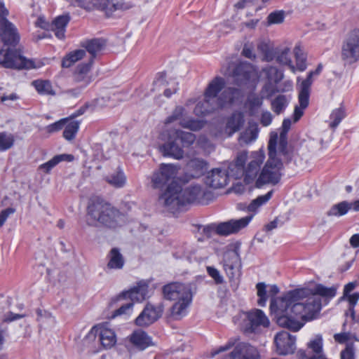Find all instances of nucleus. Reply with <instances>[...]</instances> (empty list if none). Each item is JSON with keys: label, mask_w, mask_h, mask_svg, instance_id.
<instances>
[{"label": "nucleus", "mask_w": 359, "mask_h": 359, "mask_svg": "<svg viewBox=\"0 0 359 359\" xmlns=\"http://www.w3.org/2000/svg\"><path fill=\"white\" fill-rule=\"evenodd\" d=\"M258 136V130L257 128L247 129L243 132L238 139L241 145L249 144L255 141Z\"/></svg>", "instance_id": "nucleus-44"}, {"label": "nucleus", "mask_w": 359, "mask_h": 359, "mask_svg": "<svg viewBox=\"0 0 359 359\" xmlns=\"http://www.w3.org/2000/svg\"><path fill=\"white\" fill-rule=\"evenodd\" d=\"M208 163L204 159L199 158H194L189 161L187 163V171L190 177L192 178H199L203 176L205 173L207 175L208 169ZM208 175L206 176V177Z\"/></svg>", "instance_id": "nucleus-20"}, {"label": "nucleus", "mask_w": 359, "mask_h": 359, "mask_svg": "<svg viewBox=\"0 0 359 359\" xmlns=\"http://www.w3.org/2000/svg\"><path fill=\"white\" fill-rule=\"evenodd\" d=\"M276 90H277L276 85L273 84V83L267 81L262 87V93H266V97L267 99H269L271 97H272L273 95H275L276 93H278V91H276Z\"/></svg>", "instance_id": "nucleus-54"}, {"label": "nucleus", "mask_w": 359, "mask_h": 359, "mask_svg": "<svg viewBox=\"0 0 359 359\" xmlns=\"http://www.w3.org/2000/svg\"><path fill=\"white\" fill-rule=\"evenodd\" d=\"M226 82L224 78L216 76L208 84L204 92V97L217 102L219 93L224 88Z\"/></svg>", "instance_id": "nucleus-23"}, {"label": "nucleus", "mask_w": 359, "mask_h": 359, "mask_svg": "<svg viewBox=\"0 0 359 359\" xmlns=\"http://www.w3.org/2000/svg\"><path fill=\"white\" fill-rule=\"evenodd\" d=\"M341 59L345 64L348 65L359 60V29L350 31L343 39Z\"/></svg>", "instance_id": "nucleus-8"}, {"label": "nucleus", "mask_w": 359, "mask_h": 359, "mask_svg": "<svg viewBox=\"0 0 359 359\" xmlns=\"http://www.w3.org/2000/svg\"><path fill=\"white\" fill-rule=\"evenodd\" d=\"M184 111V109L182 107H177L172 111V114L166 118L165 123L168 124L175 121L180 120L183 115Z\"/></svg>", "instance_id": "nucleus-53"}, {"label": "nucleus", "mask_w": 359, "mask_h": 359, "mask_svg": "<svg viewBox=\"0 0 359 359\" xmlns=\"http://www.w3.org/2000/svg\"><path fill=\"white\" fill-rule=\"evenodd\" d=\"M93 0H70V2L75 1L78 6L83 8L86 10H92V2Z\"/></svg>", "instance_id": "nucleus-58"}, {"label": "nucleus", "mask_w": 359, "mask_h": 359, "mask_svg": "<svg viewBox=\"0 0 359 359\" xmlns=\"http://www.w3.org/2000/svg\"><path fill=\"white\" fill-rule=\"evenodd\" d=\"M15 210L10 208L2 210L1 212L0 213V226H2L5 223L8 217L11 214H13Z\"/></svg>", "instance_id": "nucleus-62"}, {"label": "nucleus", "mask_w": 359, "mask_h": 359, "mask_svg": "<svg viewBox=\"0 0 359 359\" xmlns=\"http://www.w3.org/2000/svg\"><path fill=\"white\" fill-rule=\"evenodd\" d=\"M248 158V153L243 151L239 154L235 162L230 163L226 169L216 168L212 169L208 174V180H213L215 177H226V180H241L244 173L245 165Z\"/></svg>", "instance_id": "nucleus-7"}, {"label": "nucleus", "mask_w": 359, "mask_h": 359, "mask_svg": "<svg viewBox=\"0 0 359 359\" xmlns=\"http://www.w3.org/2000/svg\"><path fill=\"white\" fill-rule=\"evenodd\" d=\"M242 55L245 57L251 60H254L256 57L255 54L253 53L252 48L248 45L244 46L242 50Z\"/></svg>", "instance_id": "nucleus-63"}, {"label": "nucleus", "mask_w": 359, "mask_h": 359, "mask_svg": "<svg viewBox=\"0 0 359 359\" xmlns=\"http://www.w3.org/2000/svg\"><path fill=\"white\" fill-rule=\"evenodd\" d=\"M265 158L264 151H260L253 154V159L248 163L247 168L244 169L243 180H257L260 168Z\"/></svg>", "instance_id": "nucleus-21"}, {"label": "nucleus", "mask_w": 359, "mask_h": 359, "mask_svg": "<svg viewBox=\"0 0 359 359\" xmlns=\"http://www.w3.org/2000/svg\"><path fill=\"white\" fill-rule=\"evenodd\" d=\"M313 73L309 72L306 78L300 84L298 100L302 108H306L309 103L310 88L313 83Z\"/></svg>", "instance_id": "nucleus-28"}, {"label": "nucleus", "mask_w": 359, "mask_h": 359, "mask_svg": "<svg viewBox=\"0 0 359 359\" xmlns=\"http://www.w3.org/2000/svg\"><path fill=\"white\" fill-rule=\"evenodd\" d=\"M108 262L107 268L108 269L119 270L123 269L125 264V259L120 250L116 248H113L107 255Z\"/></svg>", "instance_id": "nucleus-32"}, {"label": "nucleus", "mask_w": 359, "mask_h": 359, "mask_svg": "<svg viewBox=\"0 0 359 359\" xmlns=\"http://www.w3.org/2000/svg\"><path fill=\"white\" fill-rule=\"evenodd\" d=\"M262 72L268 82L275 85H278L284 78L283 72L275 66L268 65L262 69Z\"/></svg>", "instance_id": "nucleus-36"}, {"label": "nucleus", "mask_w": 359, "mask_h": 359, "mask_svg": "<svg viewBox=\"0 0 359 359\" xmlns=\"http://www.w3.org/2000/svg\"><path fill=\"white\" fill-rule=\"evenodd\" d=\"M93 9H98L104 11L107 16L117 10H125L128 7L123 4V0H93Z\"/></svg>", "instance_id": "nucleus-19"}, {"label": "nucleus", "mask_w": 359, "mask_h": 359, "mask_svg": "<svg viewBox=\"0 0 359 359\" xmlns=\"http://www.w3.org/2000/svg\"><path fill=\"white\" fill-rule=\"evenodd\" d=\"M164 306L162 302L155 305L147 303L143 311L135 320V323L140 327H147L160 318L163 313Z\"/></svg>", "instance_id": "nucleus-12"}, {"label": "nucleus", "mask_w": 359, "mask_h": 359, "mask_svg": "<svg viewBox=\"0 0 359 359\" xmlns=\"http://www.w3.org/2000/svg\"><path fill=\"white\" fill-rule=\"evenodd\" d=\"M162 292L165 299L175 301L171 308L172 316L175 319L184 316L192 299L190 287L180 283H170L163 287Z\"/></svg>", "instance_id": "nucleus-4"}, {"label": "nucleus", "mask_w": 359, "mask_h": 359, "mask_svg": "<svg viewBox=\"0 0 359 359\" xmlns=\"http://www.w3.org/2000/svg\"><path fill=\"white\" fill-rule=\"evenodd\" d=\"M290 48H285L280 52H279L276 56V60L278 63L282 65H287L292 73H295L296 68L292 64V61L289 55Z\"/></svg>", "instance_id": "nucleus-42"}, {"label": "nucleus", "mask_w": 359, "mask_h": 359, "mask_svg": "<svg viewBox=\"0 0 359 359\" xmlns=\"http://www.w3.org/2000/svg\"><path fill=\"white\" fill-rule=\"evenodd\" d=\"M170 134L182 144L183 147H188L191 145L196 140L195 135L190 132H185L181 130H175L170 132Z\"/></svg>", "instance_id": "nucleus-38"}, {"label": "nucleus", "mask_w": 359, "mask_h": 359, "mask_svg": "<svg viewBox=\"0 0 359 359\" xmlns=\"http://www.w3.org/2000/svg\"><path fill=\"white\" fill-rule=\"evenodd\" d=\"M255 75L256 72L253 65L247 62H239L232 72L233 83L238 86L248 85L255 77Z\"/></svg>", "instance_id": "nucleus-13"}, {"label": "nucleus", "mask_w": 359, "mask_h": 359, "mask_svg": "<svg viewBox=\"0 0 359 359\" xmlns=\"http://www.w3.org/2000/svg\"><path fill=\"white\" fill-rule=\"evenodd\" d=\"M243 322L241 328L244 332H255L259 327H266L269 325V320L262 310L255 309L243 313Z\"/></svg>", "instance_id": "nucleus-10"}, {"label": "nucleus", "mask_w": 359, "mask_h": 359, "mask_svg": "<svg viewBox=\"0 0 359 359\" xmlns=\"http://www.w3.org/2000/svg\"><path fill=\"white\" fill-rule=\"evenodd\" d=\"M257 296L259 297L257 304L260 306H264L267 301L266 285L264 283H259L256 285Z\"/></svg>", "instance_id": "nucleus-50"}, {"label": "nucleus", "mask_w": 359, "mask_h": 359, "mask_svg": "<svg viewBox=\"0 0 359 359\" xmlns=\"http://www.w3.org/2000/svg\"><path fill=\"white\" fill-rule=\"evenodd\" d=\"M126 222V217L118 210L100 197L91 198L87 208V223L90 226L99 224L116 229Z\"/></svg>", "instance_id": "nucleus-3"}, {"label": "nucleus", "mask_w": 359, "mask_h": 359, "mask_svg": "<svg viewBox=\"0 0 359 359\" xmlns=\"http://www.w3.org/2000/svg\"><path fill=\"white\" fill-rule=\"evenodd\" d=\"M0 27L2 31L1 38L4 43L15 46L20 41V36L15 25L5 17L0 19Z\"/></svg>", "instance_id": "nucleus-17"}, {"label": "nucleus", "mask_w": 359, "mask_h": 359, "mask_svg": "<svg viewBox=\"0 0 359 359\" xmlns=\"http://www.w3.org/2000/svg\"><path fill=\"white\" fill-rule=\"evenodd\" d=\"M161 151L164 156H171L175 159H181L184 156L182 148L170 133L169 141L161 147Z\"/></svg>", "instance_id": "nucleus-25"}, {"label": "nucleus", "mask_w": 359, "mask_h": 359, "mask_svg": "<svg viewBox=\"0 0 359 359\" xmlns=\"http://www.w3.org/2000/svg\"><path fill=\"white\" fill-rule=\"evenodd\" d=\"M253 218V215H250L238 219H231L217 225L216 231L219 235H229L238 232L246 227Z\"/></svg>", "instance_id": "nucleus-16"}, {"label": "nucleus", "mask_w": 359, "mask_h": 359, "mask_svg": "<svg viewBox=\"0 0 359 359\" xmlns=\"http://www.w3.org/2000/svg\"><path fill=\"white\" fill-rule=\"evenodd\" d=\"M245 122L243 114L240 111L233 112L227 119L226 129L229 132V135L238 131Z\"/></svg>", "instance_id": "nucleus-35"}, {"label": "nucleus", "mask_w": 359, "mask_h": 359, "mask_svg": "<svg viewBox=\"0 0 359 359\" xmlns=\"http://www.w3.org/2000/svg\"><path fill=\"white\" fill-rule=\"evenodd\" d=\"M241 266L238 248L228 250L224 254L223 267L230 281L238 279Z\"/></svg>", "instance_id": "nucleus-11"}, {"label": "nucleus", "mask_w": 359, "mask_h": 359, "mask_svg": "<svg viewBox=\"0 0 359 359\" xmlns=\"http://www.w3.org/2000/svg\"><path fill=\"white\" fill-rule=\"evenodd\" d=\"M278 181H237L231 188L226 190V194L234 193L237 195H242L250 193L254 188L261 189L271 184L275 186Z\"/></svg>", "instance_id": "nucleus-15"}, {"label": "nucleus", "mask_w": 359, "mask_h": 359, "mask_svg": "<svg viewBox=\"0 0 359 359\" xmlns=\"http://www.w3.org/2000/svg\"><path fill=\"white\" fill-rule=\"evenodd\" d=\"M249 104L251 107H259L262 104V98L259 96L254 95L248 99Z\"/></svg>", "instance_id": "nucleus-61"}, {"label": "nucleus", "mask_w": 359, "mask_h": 359, "mask_svg": "<svg viewBox=\"0 0 359 359\" xmlns=\"http://www.w3.org/2000/svg\"><path fill=\"white\" fill-rule=\"evenodd\" d=\"M179 170V165L161 163L158 172L155 173L154 177L151 180H181L176 178Z\"/></svg>", "instance_id": "nucleus-29"}, {"label": "nucleus", "mask_w": 359, "mask_h": 359, "mask_svg": "<svg viewBox=\"0 0 359 359\" xmlns=\"http://www.w3.org/2000/svg\"><path fill=\"white\" fill-rule=\"evenodd\" d=\"M207 272L208 275L213 278L216 284H222L224 282L223 277L220 275L219 271L213 266H207Z\"/></svg>", "instance_id": "nucleus-52"}, {"label": "nucleus", "mask_w": 359, "mask_h": 359, "mask_svg": "<svg viewBox=\"0 0 359 359\" xmlns=\"http://www.w3.org/2000/svg\"><path fill=\"white\" fill-rule=\"evenodd\" d=\"M221 107L217 105V102H212L210 99L204 97V100L196 104L194 112L196 116H203L212 113Z\"/></svg>", "instance_id": "nucleus-34"}, {"label": "nucleus", "mask_w": 359, "mask_h": 359, "mask_svg": "<svg viewBox=\"0 0 359 359\" xmlns=\"http://www.w3.org/2000/svg\"><path fill=\"white\" fill-rule=\"evenodd\" d=\"M69 21L70 16L68 13L59 15L53 21L51 24V29L54 32L55 35L57 39H65L66 27Z\"/></svg>", "instance_id": "nucleus-30"}, {"label": "nucleus", "mask_w": 359, "mask_h": 359, "mask_svg": "<svg viewBox=\"0 0 359 359\" xmlns=\"http://www.w3.org/2000/svg\"><path fill=\"white\" fill-rule=\"evenodd\" d=\"M204 121L195 118L183 119L180 121V125L184 128L193 131H198L203 128Z\"/></svg>", "instance_id": "nucleus-47"}, {"label": "nucleus", "mask_w": 359, "mask_h": 359, "mask_svg": "<svg viewBox=\"0 0 359 359\" xmlns=\"http://www.w3.org/2000/svg\"><path fill=\"white\" fill-rule=\"evenodd\" d=\"M294 336L285 331L280 332L274 337L276 352L282 355L293 353L296 348Z\"/></svg>", "instance_id": "nucleus-14"}, {"label": "nucleus", "mask_w": 359, "mask_h": 359, "mask_svg": "<svg viewBox=\"0 0 359 359\" xmlns=\"http://www.w3.org/2000/svg\"><path fill=\"white\" fill-rule=\"evenodd\" d=\"M86 55L83 49H78L73 50L67 54L62 60V67L63 68H69L72 67L77 61L81 60Z\"/></svg>", "instance_id": "nucleus-39"}, {"label": "nucleus", "mask_w": 359, "mask_h": 359, "mask_svg": "<svg viewBox=\"0 0 359 359\" xmlns=\"http://www.w3.org/2000/svg\"><path fill=\"white\" fill-rule=\"evenodd\" d=\"M130 340L140 350H144L152 344L151 337L141 330L134 331L130 335Z\"/></svg>", "instance_id": "nucleus-31"}, {"label": "nucleus", "mask_w": 359, "mask_h": 359, "mask_svg": "<svg viewBox=\"0 0 359 359\" xmlns=\"http://www.w3.org/2000/svg\"><path fill=\"white\" fill-rule=\"evenodd\" d=\"M290 99L284 95H278L271 101V109L279 115L283 113L288 106Z\"/></svg>", "instance_id": "nucleus-40"}, {"label": "nucleus", "mask_w": 359, "mask_h": 359, "mask_svg": "<svg viewBox=\"0 0 359 359\" xmlns=\"http://www.w3.org/2000/svg\"><path fill=\"white\" fill-rule=\"evenodd\" d=\"M261 123L264 126H269L272 122V115L269 111H264L261 116Z\"/></svg>", "instance_id": "nucleus-59"}, {"label": "nucleus", "mask_w": 359, "mask_h": 359, "mask_svg": "<svg viewBox=\"0 0 359 359\" xmlns=\"http://www.w3.org/2000/svg\"><path fill=\"white\" fill-rule=\"evenodd\" d=\"M31 85L41 96H54L56 94L52 83L49 80L35 79L32 81Z\"/></svg>", "instance_id": "nucleus-33"}, {"label": "nucleus", "mask_w": 359, "mask_h": 359, "mask_svg": "<svg viewBox=\"0 0 359 359\" xmlns=\"http://www.w3.org/2000/svg\"><path fill=\"white\" fill-rule=\"evenodd\" d=\"M226 185V181H151L150 187L159 190L158 204L173 212L187 205H208Z\"/></svg>", "instance_id": "nucleus-2"}, {"label": "nucleus", "mask_w": 359, "mask_h": 359, "mask_svg": "<svg viewBox=\"0 0 359 359\" xmlns=\"http://www.w3.org/2000/svg\"><path fill=\"white\" fill-rule=\"evenodd\" d=\"M341 359H355V349L353 344L347 345L341 353Z\"/></svg>", "instance_id": "nucleus-56"}, {"label": "nucleus", "mask_w": 359, "mask_h": 359, "mask_svg": "<svg viewBox=\"0 0 359 359\" xmlns=\"http://www.w3.org/2000/svg\"><path fill=\"white\" fill-rule=\"evenodd\" d=\"M292 121L290 118H285L282 123V130L280 135H287L290 129Z\"/></svg>", "instance_id": "nucleus-64"}, {"label": "nucleus", "mask_w": 359, "mask_h": 359, "mask_svg": "<svg viewBox=\"0 0 359 359\" xmlns=\"http://www.w3.org/2000/svg\"><path fill=\"white\" fill-rule=\"evenodd\" d=\"M233 347V350L229 355H226L220 359H257L258 357L257 348L248 343L240 341L238 337L229 339L225 345L212 352L211 355L213 357Z\"/></svg>", "instance_id": "nucleus-6"}, {"label": "nucleus", "mask_w": 359, "mask_h": 359, "mask_svg": "<svg viewBox=\"0 0 359 359\" xmlns=\"http://www.w3.org/2000/svg\"><path fill=\"white\" fill-rule=\"evenodd\" d=\"M69 118H64L57 121H55L53 123L49 124L45 128L46 131L48 133H54L57 131L61 130L65 127L67 122H68Z\"/></svg>", "instance_id": "nucleus-51"}, {"label": "nucleus", "mask_w": 359, "mask_h": 359, "mask_svg": "<svg viewBox=\"0 0 359 359\" xmlns=\"http://www.w3.org/2000/svg\"><path fill=\"white\" fill-rule=\"evenodd\" d=\"M344 117L345 112L343 109L338 108L334 109L330 115V119L332 120L330 124V127L333 128H336Z\"/></svg>", "instance_id": "nucleus-49"}, {"label": "nucleus", "mask_w": 359, "mask_h": 359, "mask_svg": "<svg viewBox=\"0 0 359 359\" xmlns=\"http://www.w3.org/2000/svg\"><path fill=\"white\" fill-rule=\"evenodd\" d=\"M278 140L277 133L271 135L268 144L269 159L257 180H280L283 164L280 159L276 157Z\"/></svg>", "instance_id": "nucleus-5"}, {"label": "nucleus", "mask_w": 359, "mask_h": 359, "mask_svg": "<svg viewBox=\"0 0 359 359\" xmlns=\"http://www.w3.org/2000/svg\"><path fill=\"white\" fill-rule=\"evenodd\" d=\"M351 209L349 203L346 201L340 202L332 207L328 212L330 216H342L347 213Z\"/></svg>", "instance_id": "nucleus-46"}, {"label": "nucleus", "mask_w": 359, "mask_h": 359, "mask_svg": "<svg viewBox=\"0 0 359 359\" xmlns=\"http://www.w3.org/2000/svg\"><path fill=\"white\" fill-rule=\"evenodd\" d=\"M273 190L271 189L264 195H261L253 199L248 204V212L252 213L253 216L258 212L259 209L265 205L271 198Z\"/></svg>", "instance_id": "nucleus-37"}, {"label": "nucleus", "mask_w": 359, "mask_h": 359, "mask_svg": "<svg viewBox=\"0 0 359 359\" xmlns=\"http://www.w3.org/2000/svg\"><path fill=\"white\" fill-rule=\"evenodd\" d=\"M81 46L85 51H88L90 55V60L93 61L106 46V41L101 38H95L86 39L81 43Z\"/></svg>", "instance_id": "nucleus-24"}, {"label": "nucleus", "mask_w": 359, "mask_h": 359, "mask_svg": "<svg viewBox=\"0 0 359 359\" xmlns=\"http://www.w3.org/2000/svg\"><path fill=\"white\" fill-rule=\"evenodd\" d=\"M74 160L72 154H61L55 155L48 161L39 165L38 171L41 173H49L53 168L61 162H72Z\"/></svg>", "instance_id": "nucleus-27"}, {"label": "nucleus", "mask_w": 359, "mask_h": 359, "mask_svg": "<svg viewBox=\"0 0 359 359\" xmlns=\"http://www.w3.org/2000/svg\"><path fill=\"white\" fill-rule=\"evenodd\" d=\"M80 122L76 120H69L63 130V137L67 141H72L79 131Z\"/></svg>", "instance_id": "nucleus-41"}, {"label": "nucleus", "mask_w": 359, "mask_h": 359, "mask_svg": "<svg viewBox=\"0 0 359 359\" xmlns=\"http://www.w3.org/2000/svg\"><path fill=\"white\" fill-rule=\"evenodd\" d=\"M15 138L13 134L6 132L0 133V152L10 149L14 145Z\"/></svg>", "instance_id": "nucleus-43"}, {"label": "nucleus", "mask_w": 359, "mask_h": 359, "mask_svg": "<svg viewBox=\"0 0 359 359\" xmlns=\"http://www.w3.org/2000/svg\"><path fill=\"white\" fill-rule=\"evenodd\" d=\"M337 288L317 285L314 288L296 289L272 298L270 310L276 323L293 332L299 331L306 320H312L321 309L320 297L332 298Z\"/></svg>", "instance_id": "nucleus-1"}, {"label": "nucleus", "mask_w": 359, "mask_h": 359, "mask_svg": "<svg viewBox=\"0 0 359 359\" xmlns=\"http://www.w3.org/2000/svg\"><path fill=\"white\" fill-rule=\"evenodd\" d=\"M285 17V15L283 11H276L271 12L267 16V25H271L276 24H280L284 21Z\"/></svg>", "instance_id": "nucleus-48"}, {"label": "nucleus", "mask_w": 359, "mask_h": 359, "mask_svg": "<svg viewBox=\"0 0 359 359\" xmlns=\"http://www.w3.org/2000/svg\"><path fill=\"white\" fill-rule=\"evenodd\" d=\"M93 61L92 60H89V61L86 63H82L78 65L75 74L74 79L76 82H83L79 88L73 89L72 91L74 92L75 94H79L81 90H83L85 87H86L92 81L91 76L88 75V73L91 69Z\"/></svg>", "instance_id": "nucleus-18"}, {"label": "nucleus", "mask_w": 359, "mask_h": 359, "mask_svg": "<svg viewBox=\"0 0 359 359\" xmlns=\"http://www.w3.org/2000/svg\"><path fill=\"white\" fill-rule=\"evenodd\" d=\"M294 53L296 59V69L304 72L306 69V58L299 46L294 47Z\"/></svg>", "instance_id": "nucleus-45"}, {"label": "nucleus", "mask_w": 359, "mask_h": 359, "mask_svg": "<svg viewBox=\"0 0 359 359\" xmlns=\"http://www.w3.org/2000/svg\"><path fill=\"white\" fill-rule=\"evenodd\" d=\"M241 97H242V92L240 89L234 87H228L219 95L217 105L223 108L227 104H232L239 100Z\"/></svg>", "instance_id": "nucleus-26"}, {"label": "nucleus", "mask_w": 359, "mask_h": 359, "mask_svg": "<svg viewBox=\"0 0 359 359\" xmlns=\"http://www.w3.org/2000/svg\"><path fill=\"white\" fill-rule=\"evenodd\" d=\"M147 287V284L140 283L130 290L123 292V297L129 298L131 302L122 305L119 309H116L112 317L115 318L122 314H128L133 306V302H142L145 299Z\"/></svg>", "instance_id": "nucleus-9"}, {"label": "nucleus", "mask_w": 359, "mask_h": 359, "mask_svg": "<svg viewBox=\"0 0 359 359\" xmlns=\"http://www.w3.org/2000/svg\"><path fill=\"white\" fill-rule=\"evenodd\" d=\"M278 93H287L293 90V82L291 80H285L281 83L276 85Z\"/></svg>", "instance_id": "nucleus-55"}, {"label": "nucleus", "mask_w": 359, "mask_h": 359, "mask_svg": "<svg viewBox=\"0 0 359 359\" xmlns=\"http://www.w3.org/2000/svg\"><path fill=\"white\" fill-rule=\"evenodd\" d=\"M334 338L336 341L342 344L351 339V334L348 332L335 334Z\"/></svg>", "instance_id": "nucleus-60"}, {"label": "nucleus", "mask_w": 359, "mask_h": 359, "mask_svg": "<svg viewBox=\"0 0 359 359\" xmlns=\"http://www.w3.org/2000/svg\"><path fill=\"white\" fill-rule=\"evenodd\" d=\"M278 151H279V153L282 154L284 156L287 154V135H280L279 143H278Z\"/></svg>", "instance_id": "nucleus-57"}, {"label": "nucleus", "mask_w": 359, "mask_h": 359, "mask_svg": "<svg viewBox=\"0 0 359 359\" xmlns=\"http://www.w3.org/2000/svg\"><path fill=\"white\" fill-rule=\"evenodd\" d=\"M99 334L100 341L104 348H111L116 343L115 332L111 329L107 328L104 325L95 326L92 329V332Z\"/></svg>", "instance_id": "nucleus-22"}]
</instances>
